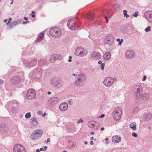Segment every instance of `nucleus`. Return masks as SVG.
<instances>
[{"label": "nucleus", "mask_w": 152, "mask_h": 152, "mask_svg": "<svg viewBox=\"0 0 152 152\" xmlns=\"http://www.w3.org/2000/svg\"><path fill=\"white\" fill-rule=\"evenodd\" d=\"M42 70L41 68L39 67L35 69L33 71H32L30 73V75L36 76L38 75L39 76L41 75H49L50 72V71L49 69L46 70L42 72Z\"/></svg>", "instance_id": "1"}, {"label": "nucleus", "mask_w": 152, "mask_h": 152, "mask_svg": "<svg viewBox=\"0 0 152 152\" xmlns=\"http://www.w3.org/2000/svg\"><path fill=\"white\" fill-rule=\"evenodd\" d=\"M134 91L135 92L134 98L135 102L138 103L140 101V96L143 91V87L141 85H136L135 87Z\"/></svg>", "instance_id": "2"}, {"label": "nucleus", "mask_w": 152, "mask_h": 152, "mask_svg": "<svg viewBox=\"0 0 152 152\" xmlns=\"http://www.w3.org/2000/svg\"><path fill=\"white\" fill-rule=\"evenodd\" d=\"M67 26L70 29L75 30L77 29L80 26L79 22L75 21V18H72L70 19L67 22Z\"/></svg>", "instance_id": "3"}, {"label": "nucleus", "mask_w": 152, "mask_h": 152, "mask_svg": "<svg viewBox=\"0 0 152 152\" xmlns=\"http://www.w3.org/2000/svg\"><path fill=\"white\" fill-rule=\"evenodd\" d=\"M49 32L51 36L55 38L59 37L62 33L61 30L57 27H54L51 28Z\"/></svg>", "instance_id": "4"}, {"label": "nucleus", "mask_w": 152, "mask_h": 152, "mask_svg": "<svg viewBox=\"0 0 152 152\" xmlns=\"http://www.w3.org/2000/svg\"><path fill=\"white\" fill-rule=\"evenodd\" d=\"M88 53V51L85 48L82 47H77L76 49L75 52V54L80 57H83L86 55Z\"/></svg>", "instance_id": "5"}, {"label": "nucleus", "mask_w": 152, "mask_h": 152, "mask_svg": "<svg viewBox=\"0 0 152 152\" xmlns=\"http://www.w3.org/2000/svg\"><path fill=\"white\" fill-rule=\"evenodd\" d=\"M51 85L56 88H59L63 86L62 81L60 79H58L55 77L50 81Z\"/></svg>", "instance_id": "6"}, {"label": "nucleus", "mask_w": 152, "mask_h": 152, "mask_svg": "<svg viewBox=\"0 0 152 152\" xmlns=\"http://www.w3.org/2000/svg\"><path fill=\"white\" fill-rule=\"evenodd\" d=\"M43 134L42 131L39 129H36L33 131L31 136L32 140H36L39 138Z\"/></svg>", "instance_id": "7"}, {"label": "nucleus", "mask_w": 152, "mask_h": 152, "mask_svg": "<svg viewBox=\"0 0 152 152\" xmlns=\"http://www.w3.org/2000/svg\"><path fill=\"white\" fill-rule=\"evenodd\" d=\"M114 40V36L111 34H109L104 39V44L110 46H112L113 44Z\"/></svg>", "instance_id": "8"}, {"label": "nucleus", "mask_w": 152, "mask_h": 152, "mask_svg": "<svg viewBox=\"0 0 152 152\" xmlns=\"http://www.w3.org/2000/svg\"><path fill=\"white\" fill-rule=\"evenodd\" d=\"M122 113V111L121 109H116L113 113V116L114 120L116 121L120 120Z\"/></svg>", "instance_id": "9"}, {"label": "nucleus", "mask_w": 152, "mask_h": 152, "mask_svg": "<svg viewBox=\"0 0 152 152\" xmlns=\"http://www.w3.org/2000/svg\"><path fill=\"white\" fill-rule=\"evenodd\" d=\"M75 82V84L77 86H80L86 80V77H77Z\"/></svg>", "instance_id": "10"}, {"label": "nucleus", "mask_w": 152, "mask_h": 152, "mask_svg": "<svg viewBox=\"0 0 152 152\" xmlns=\"http://www.w3.org/2000/svg\"><path fill=\"white\" fill-rule=\"evenodd\" d=\"M116 80V78L115 77L113 78L112 77H107L104 81V84L107 86H110L113 83L114 81Z\"/></svg>", "instance_id": "11"}, {"label": "nucleus", "mask_w": 152, "mask_h": 152, "mask_svg": "<svg viewBox=\"0 0 152 152\" xmlns=\"http://www.w3.org/2000/svg\"><path fill=\"white\" fill-rule=\"evenodd\" d=\"M135 52L132 50H127L125 53V57L128 59H131L135 56Z\"/></svg>", "instance_id": "12"}, {"label": "nucleus", "mask_w": 152, "mask_h": 152, "mask_svg": "<svg viewBox=\"0 0 152 152\" xmlns=\"http://www.w3.org/2000/svg\"><path fill=\"white\" fill-rule=\"evenodd\" d=\"M14 152H26L24 147L20 144L15 145L13 148Z\"/></svg>", "instance_id": "13"}, {"label": "nucleus", "mask_w": 152, "mask_h": 152, "mask_svg": "<svg viewBox=\"0 0 152 152\" xmlns=\"http://www.w3.org/2000/svg\"><path fill=\"white\" fill-rule=\"evenodd\" d=\"M36 93L34 90L31 89L28 90L26 94V98L28 99H33L35 96Z\"/></svg>", "instance_id": "14"}, {"label": "nucleus", "mask_w": 152, "mask_h": 152, "mask_svg": "<svg viewBox=\"0 0 152 152\" xmlns=\"http://www.w3.org/2000/svg\"><path fill=\"white\" fill-rule=\"evenodd\" d=\"M59 101L58 98L57 97H54L49 99L48 102V105L50 106H53L57 103Z\"/></svg>", "instance_id": "15"}, {"label": "nucleus", "mask_w": 152, "mask_h": 152, "mask_svg": "<svg viewBox=\"0 0 152 152\" xmlns=\"http://www.w3.org/2000/svg\"><path fill=\"white\" fill-rule=\"evenodd\" d=\"M144 16L149 22L152 23V11L145 12Z\"/></svg>", "instance_id": "16"}, {"label": "nucleus", "mask_w": 152, "mask_h": 152, "mask_svg": "<svg viewBox=\"0 0 152 152\" xmlns=\"http://www.w3.org/2000/svg\"><path fill=\"white\" fill-rule=\"evenodd\" d=\"M20 77H12L11 79V83L14 85H17L20 81Z\"/></svg>", "instance_id": "17"}, {"label": "nucleus", "mask_w": 152, "mask_h": 152, "mask_svg": "<svg viewBox=\"0 0 152 152\" xmlns=\"http://www.w3.org/2000/svg\"><path fill=\"white\" fill-rule=\"evenodd\" d=\"M100 54L97 52H94L91 54V57L94 60H98L101 57Z\"/></svg>", "instance_id": "18"}, {"label": "nucleus", "mask_w": 152, "mask_h": 152, "mask_svg": "<svg viewBox=\"0 0 152 152\" xmlns=\"http://www.w3.org/2000/svg\"><path fill=\"white\" fill-rule=\"evenodd\" d=\"M10 104H12V111L13 112H14L17 110V107H18V102L14 101L13 102H10L8 103Z\"/></svg>", "instance_id": "19"}, {"label": "nucleus", "mask_w": 152, "mask_h": 152, "mask_svg": "<svg viewBox=\"0 0 152 152\" xmlns=\"http://www.w3.org/2000/svg\"><path fill=\"white\" fill-rule=\"evenodd\" d=\"M68 104L66 102L61 103L59 106L60 110L62 111H65L68 108Z\"/></svg>", "instance_id": "20"}, {"label": "nucleus", "mask_w": 152, "mask_h": 152, "mask_svg": "<svg viewBox=\"0 0 152 152\" xmlns=\"http://www.w3.org/2000/svg\"><path fill=\"white\" fill-rule=\"evenodd\" d=\"M8 126L6 124H1L0 125V132L4 133L7 131Z\"/></svg>", "instance_id": "21"}, {"label": "nucleus", "mask_w": 152, "mask_h": 152, "mask_svg": "<svg viewBox=\"0 0 152 152\" xmlns=\"http://www.w3.org/2000/svg\"><path fill=\"white\" fill-rule=\"evenodd\" d=\"M26 66L28 67H30L35 66L37 63V60L34 59L31 61L29 63H26Z\"/></svg>", "instance_id": "22"}, {"label": "nucleus", "mask_w": 152, "mask_h": 152, "mask_svg": "<svg viewBox=\"0 0 152 152\" xmlns=\"http://www.w3.org/2000/svg\"><path fill=\"white\" fill-rule=\"evenodd\" d=\"M112 140L113 142L119 143L121 141V137L118 135H115L112 137Z\"/></svg>", "instance_id": "23"}, {"label": "nucleus", "mask_w": 152, "mask_h": 152, "mask_svg": "<svg viewBox=\"0 0 152 152\" xmlns=\"http://www.w3.org/2000/svg\"><path fill=\"white\" fill-rule=\"evenodd\" d=\"M44 32L40 33L38 36L35 40L36 42H39L43 39L44 38Z\"/></svg>", "instance_id": "24"}, {"label": "nucleus", "mask_w": 152, "mask_h": 152, "mask_svg": "<svg viewBox=\"0 0 152 152\" xmlns=\"http://www.w3.org/2000/svg\"><path fill=\"white\" fill-rule=\"evenodd\" d=\"M98 122L94 121H89L88 122V126L89 127L92 128H93L94 126H97V125H98Z\"/></svg>", "instance_id": "25"}, {"label": "nucleus", "mask_w": 152, "mask_h": 152, "mask_svg": "<svg viewBox=\"0 0 152 152\" xmlns=\"http://www.w3.org/2000/svg\"><path fill=\"white\" fill-rule=\"evenodd\" d=\"M152 114L151 113H148L144 115V120L146 121H148L151 119Z\"/></svg>", "instance_id": "26"}, {"label": "nucleus", "mask_w": 152, "mask_h": 152, "mask_svg": "<svg viewBox=\"0 0 152 152\" xmlns=\"http://www.w3.org/2000/svg\"><path fill=\"white\" fill-rule=\"evenodd\" d=\"M141 98L144 100H147L149 99L150 98L149 95L147 93H145L142 94H141L140 96V98Z\"/></svg>", "instance_id": "27"}, {"label": "nucleus", "mask_w": 152, "mask_h": 152, "mask_svg": "<svg viewBox=\"0 0 152 152\" xmlns=\"http://www.w3.org/2000/svg\"><path fill=\"white\" fill-rule=\"evenodd\" d=\"M47 64L46 59L45 58H42L39 60L38 64L40 66H43Z\"/></svg>", "instance_id": "28"}, {"label": "nucleus", "mask_w": 152, "mask_h": 152, "mask_svg": "<svg viewBox=\"0 0 152 152\" xmlns=\"http://www.w3.org/2000/svg\"><path fill=\"white\" fill-rule=\"evenodd\" d=\"M111 57V54L110 52H106L103 56V58L104 60H109Z\"/></svg>", "instance_id": "29"}, {"label": "nucleus", "mask_w": 152, "mask_h": 152, "mask_svg": "<svg viewBox=\"0 0 152 152\" xmlns=\"http://www.w3.org/2000/svg\"><path fill=\"white\" fill-rule=\"evenodd\" d=\"M57 59V54L52 55L50 58V60L51 62H53Z\"/></svg>", "instance_id": "30"}, {"label": "nucleus", "mask_w": 152, "mask_h": 152, "mask_svg": "<svg viewBox=\"0 0 152 152\" xmlns=\"http://www.w3.org/2000/svg\"><path fill=\"white\" fill-rule=\"evenodd\" d=\"M31 120L32 121V122L31 123L34 126H37V118L35 117H34L32 118Z\"/></svg>", "instance_id": "31"}, {"label": "nucleus", "mask_w": 152, "mask_h": 152, "mask_svg": "<svg viewBox=\"0 0 152 152\" xmlns=\"http://www.w3.org/2000/svg\"><path fill=\"white\" fill-rule=\"evenodd\" d=\"M136 124L134 123H132L130 125V127L133 130L136 129Z\"/></svg>", "instance_id": "32"}, {"label": "nucleus", "mask_w": 152, "mask_h": 152, "mask_svg": "<svg viewBox=\"0 0 152 152\" xmlns=\"http://www.w3.org/2000/svg\"><path fill=\"white\" fill-rule=\"evenodd\" d=\"M140 110V109L139 107H136L134 108L133 110V113L136 114H137Z\"/></svg>", "instance_id": "33"}, {"label": "nucleus", "mask_w": 152, "mask_h": 152, "mask_svg": "<svg viewBox=\"0 0 152 152\" xmlns=\"http://www.w3.org/2000/svg\"><path fill=\"white\" fill-rule=\"evenodd\" d=\"M19 23L17 21H15L13 22V23H11L10 24V28H11L12 27H13L14 26H15L16 25L18 24Z\"/></svg>", "instance_id": "34"}, {"label": "nucleus", "mask_w": 152, "mask_h": 152, "mask_svg": "<svg viewBox=\"0 0 152 152\" xmlns=\"http://www.w3.org/2000/svg\"><path fill=\"white\" fill-rule=\"evenodd\" d=\"M31 116V113L30 112H28V113H27L25 115V117L26 119L29 118H30Z\"/></svg>", "instance_id": "35"}, {"label": "nucleus", "mask_w": 152, "mask_h": 152, "mask_svg": "<svg viewBox=\"0 0 152 152\" xmlns=\"http://www.w3.org/2000/svg\"><path fill=\"white\" fill-rule=\"evenodd\" d=\"M97 126H94V127L93 128V129H94V130H97L98 129H99L100 127V124L98 123V124L97 125Z\"/></svg>", "instance_id": "36"}, {"label": "nucleus", "mask_w": 152, "mask_h": 152, "mask_svg": "<svg viewBox=\"0 0 152 152\" xmlns=\"http://www.w3.org/2000/svg\"><path fill=\"white\" fill-rule=\"evenodd\" d=\"M151 27L149 26L145 29V31L146 32H148L151 31Z\"/></svg>", "instance_id": "37"}, {"label": "nucleus", "mask_w": 152, "mask_h": 152, "mask_svg": "<svg viewBox=\"0 0 152 152\" xmlns=\"http://www.w3.org/2000/svg\"><path fill=\"white\" fill-rule=\"evenodd\" d=\"M105 65V64L104 63H103L102 64H101L99 66V67L102 70H103L104 69V67Z\"/></svg>", "instance_id": "38"}, {"label": "nucleus", "mask_w": 152, "mask_h": 152, "mask_svg": "<svg viewBox=\"0 0 152 152\" xmlns=\"http://www.w3.org/2000/svg\"><path fill=\"white\" fill-rule=\"evenodd\" d=\"M57 59H59L60 60H61L62 58V56L60 54H57Z\"/></svg>", "instance_id": "39"}, {"label": "nucleus", "mask_w": 152, "mask_h": 152, "mask_svg": "<svg viewBox=\"0 0 152 152\" xmlns=\"http://www.w3.org/2000/svg\"><path fill=\"white\" fill-rule=\"evenodd\" d=\"M138 13L139 12L138 11H136L134 13L132 14V16L135 17H137L138 16Z\"/></svg>", "instance_id": "40"}, {"label": "nucleus", "mask_w": 152, "mask_h": 152, "mask_svg": "<svg viewBox=\"0 0 152 152\" xmlns=\"http://www.w3.org/2000/svg\"><path fill=\"white\" fill-rule=\"evenodd\" d=\"M132 135L134 137H137V134L134 132L132 133Z\"/></svg>", "instance_id": "41"}, {"label": "nucleus", "mask_w": 152, "mask_h": 152, "mask_svg": "<svg viewBox=\"0 0 152 152\" xmlns=\"http://www.w3.org/2000/svg\"><path fill=\"white\" fill-rule=\"evenodd\" d=\"M123 39H121L120 41H119V42L118 44V45L119 46H120L122 44V43L123 42Z\"/></svg>", "instance_id": "42"}, {"label": "nucleus", "mask_w": 152, "mask_h": 152, "mask_svg": "<svg viewBox=\"0 0 152 152\" xmlns=\"http://www.w3.org/2000/svg\"><path fill=\"white\" fill-rule=\"evenodd\" d=\"M12 20V18H10L8 20V22L7 23H6V24L7 25H8L9 23H10V22Z\"/></svg>", "instance_id": "43"}, {"label": "nucleus", "mask_w": 152, "mask_h": 152, "mask_svg": "<svg viewBox=\"0 0 152 152\" xmlns=\"http://www.w3.org/2000/svg\"><path fill=\"white\" fill-rule=\"evenodd\" d=\"M43 0H36V2L37 3H40L42 2Z\"/></svg>", "instance_id": "44"}, {"label": "nucleus", "mask_w": 152, "mask_h": 152, "mask_svg": "<svg viewBox=\"0 0 152 152\" xmlns=\"http://www.w3.org/2000/svg\"><path fill=\"white\" fill-rule=\"evenodd\" d=\"M124 17H126V18H129V15L127 14L126 15H124Z\"/></svg>", "instance_id": "45"}, {"label": "nucleus", "mask_w": 152, "mask_h": 152, "mask_svg": "<svg viewBox=\"0 0 152 152\" xmlns=\"http://www.w3.org/2000/svg\"><path fill=\"white\" fill-rule=\"evenodd\" d=\"M105 116V115L104 114H102L101 116L99 117V118H104Z\"/></svg>", "instance_id": "46"}, {"label": "nucleus", "mask_w": 152, "mask_h": 152, "mask_svg": "<svg viewBox=\"0 0 152 152\" xmlns=\"http://www.w3.org/2000/svg\"><path fill=\"white\" fill-rule=\"evenodd\" d=\"M83 122V120H82V119H80L79 120V121H78L77 122V123L78 124H79L80 123V122Z\"/></svg>", "instance_id": "47"}, {"label": "nucleus", "mask_w": 152, "mask_h": 152, "mask_svg": "<svg viewBox=\"0 0 152 152\" xmlns=\"http://www.w3.org/2000/svg\"><path fill=\"white\" fill-rule=\"evenodd\" d=\"M92 18V15H89L87 17V18L88 19H90L91 18Z\"/></svg>", "instance_id": "48"}, {"label": "nucleus", "mask_w": 152, "mask_h": 152, "mask_svg": "<svg viewBox=\"0 0 152 152\" xmlns=\"http://www.w3.org/2000/svg\"><path fill=\"white\" fill-rule=\"evenodd\" d=\"M72 58V56H69V59L68 60V61L69 62H71L72 61V60H71Z\"/></svg>", "instance_id": "49"}, {"label": "nucleus", "mask_w": 152, "mask_h": 152, "mask_svg": "<svg viewBox=\"0 0 152 152\" xmlns=\"http://www.w3.org/2000/svg\"><path fill=\"white\" fill-rule=\"evenodd\" d=\"M124 15H126L127 14V11L126 10H124L123 11Z\"/></svg>", "instance_id": "50"}, {"label": "nucleus", "mask_w": 152, "mask_h": 152, "mask_svg": "<svg viewBox=\"0 0 152 152\" xmlns=\"http://www.w3.org/2000/svg\"><path fill=\"white\" fill-rule=\"evenodd\" d=\"M146 77H143V78L142 79V81H144L146 80Z\"/></svg>", "instance_id": "51"}, {"label": "nucleus", "mask_w": 152, "mask_h": 152, "mask_svg": "<svg viewBox=\"0 0 152 152\" xmlns=\"http://www.w3.org/2000/svg\"><path fill=\"white\" fill-rule=\"evenodd\" d=\"M3 83V81L0 78V85L1 83Z\"/></svg>", "instance_id": "52"}, {"label": "nucleus", "mask_w": 152, "mask_h": 152, "mask_svg": "<svg viewBox=\"0 0 152 152\" xmlns=\"http://www.w3.org/2000/svg\"><path fill=\"white\" fill-rule=\"evenodd\" d=\"M105 19H106V23H108V20L107 19V17L105 16Z\"/></svg>", "instance_id": "53"}, {"label": "nucleus", "mask_w": 152, "mask_h": 152, "mask_svg": "<svg viewBox=\"0 0 152 152\" xmlns=\"http://www.w3.org/2000/svg\"><path fill=\"white\" fill-rule=\"evenodd\" d=\"M24 19L26 20H27L28 19V18L27 17H24L23 18Z\"/></svg>", "instance_id": "54"}, {"label": "nucleus", "mask_w": 152, "mask_h": 152, "mask_svg": "<svg viewBox=\"0 0 152 152\" xmlns=\"http://www.w3.org/2000/svg\"><path fill=\"white\" fill-rule=\"evenodd\" d=\"M90 144L91 145H92L94 144V142L93 141H91L90 142Z\"/></svg>", "instance_id": "55"}, {"label": "nucleus", "mask_w": 152, "mask_h": 152, "mask_svg": "<svg viewBox=\"0 0 152 152\" xmlns=\"http://www.w3.org/2000/svg\"><path fill=\"white\" fill-rule=\"evenodd\" d=\"M47 146H44V150H43L44 151H45L47 149Z\"/></svg>", "instance_id": "56"}, {"label": "nucleus", "mask_w": 152, "mask_h": 152, "mask_svg": "<svg viewBox=\"0 0 152 152\" xmlns=\"http://www.w3.org/2000/svg\"><path fill=\"white\" fill-rule=\"evenodd\" d=\"M103 63H102V61H99L98 62V64H102Z\"/></svg>", "instance_id": "57"}, {"label": "nucleus", "mask_w": 152, "mask_h": 152, "mask_svg": "<svg viewBox=\"0 0 152 152\" xmlns=\"http://www.w3.org/2000/svg\"><path fill=\"white\" fill-rule=\"evenodd\" d=\"M91 140H94V137H91L90 138Z\"/></svg>", "instance_id": "58"}, {"label": "nucleus", "mask_w": 152, "mask_h": 152, "mask_svg": "<svg viewBox=\"0 0 152 152\" xmlns=\"http://www.w3.org/2000/svg\"><path fill=\"white\" fill-rule=\"evenodd\" d=\"M104 129V128L103 127H102L101 128V131H102V130H103Z\"/></svg>", "instance_id": "59"}, {"label": "nucleus", "mask_w": 152, "mask_h": 152, "mask_svg": "<svg viewBox=\"0 0 152 152\" xmlns=\"http://www.w3.org/2000/svg\"><path fill=\"white\" fill-rule=\"evenodd\" d=\"M40 152V151H39V149H37L36 150V152Z\"/></svg>", "instance_id": "60"}, {"label": "nucleus", "mask_w": 152, "mask_h": 152, "mask_svg": "<svg viewBox=\"0 0 152 152\" xmlns=\"http://www.w3.org/2000/svg\"><path fill=\"white\" fill-rule=\"evenodd\" d=\"M120 41V39H116V41H117V42H119Z\"/></svg>", "instance_id": "61"}, {"label": "nucleus", "mask_w": 152, "mask_h": 152, "mask_svg": "<svg viewBox=\"0 0 152 152\" xmlns=\"http://www.w3.org/2000/svg\"><path fill=\"white\" fill-rule=\"evenodd\" d=\"M31 16L33 18H34L35 17V15L34 14H33L32 15H31Z\"/></svg>", "instance_id": "62"}, {"label": "nucleus", "mask_w": 152, "mask_h": 152, "mask_svg": "<svg viewBox=\"0 0 152 152\" xmlns=\"http://www.w3.org/2000/svg\"><path fill=\"white\" fill-rule=\"evenodd\" d=\"M47 141L48 142H49L50 141V139L49 138H48L47 139Z\"/></svg>", "instance_id": "63"}, {"label": "nucleus", "mask_w": 152, "mask_h": 152, "mask_svg": "<svg viewBox=\"0 0 152 152\" xmlns=\"http://www.w3.org/2000/svg\"><path fill=\"white\" fill-rule=\"evenodd\" d=\"M51 94V92L50 91H48V95H50Z\"/></svg>", "instance_id": "64"}]
</instances>
